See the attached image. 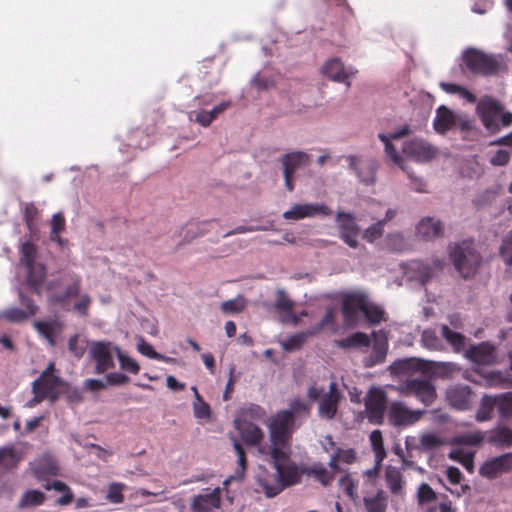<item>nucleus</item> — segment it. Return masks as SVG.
I'll return each mask as SVG.
<instances>
[{
  "instance_id": "nucleus-1",
  "label": "nucleus",
  "mask_w": 512,
  "mask_h": 512,
  "mask_svg": "<svg viewBox=\"0 0 512 512\" xmlns=\"http://www.w3.org/2000/svg\"><path fill=\"white\" fill-rule=\"evenodd\" d=\"M344 323L353 327L366 321L369 324H378L384 320V310L371 301L364 291H353L344 296L342 304Z\"/></svg>"
},
{
  "instance_id": "nucleus-2",
  "label": "nucleus",
  "mask_w": 512,
  "mask_h": 512,
  "mask_svg": "<svg viewBox=\"0 0 512 512\" xmlns=\"http://www.w3.org/2000/svg\"><path fill=\"white\" fill-rule=\"evenodd\" d=\"M476 113L482 125L490 134H496L512 125V112L490 96H484L476 106Z\"/></svg>"
},
{
  "instance_id": "nucleus-3",
  "label": "nucleus",
  "mask_w": 512,
  "mask_h": 512,
  "mask_svg": "<svg viewBox=\"0 0 512 512\" xmlns=\"http://www.w3.org/2000/svg\"><path fill=\"white\" fill-rule=\"evenodd\" d=\"M411 133L409 125H404L391 132L379 133L378 138L384 145V152L386 157L402 171H404L408 178L411 180L412 188L417 192H424L425 183L421 178H418L410 170L406 159L399 153L397 147L394 144L395 140H398Z\"/></svg>"
},
{
  "instance_id": "nucleus-4",
  "label": "nucleus",
  "mask_w": 512,
  "mask_h": 512,
  "mask_svg": "<svg viewBox=\"0 0 512 512\" xmlns=\"http://www.w3.org/2000/svg\"><path fill=\"white\" fill-rule=\"evenodd\" d=\"M307 398L311 402L318 403L317 415L323 420H332L336 417L340 402L344 396L332 381L328 389L313 383L307 390Z\"/></svg>"
},
{
  "instance_id": "nucleus-5",
  "label": "nucleus",
  "mask_w": 512,
  "mask_h": 512,
  "mask_svg": "<svg viewBox=\"0 0 512 512\" xmlns=\"http://www.w3.org/2000/svg\"><path fill=\"white\" fill-rule=\"evenodd\" d=\"M294 429L295 420L290 414L285 410L278 412L269 424L271 450H276L277 454L286 455L287 448H291L289 439Z\"/></svg>"
},
{
  "instance_id": "nucleus-6",
  "label": "nucleus",
  "mask_w": 512,
  "mask_h": 512,
  "mask_svg": "<svg viewBox=\"0 0 512 512\" xmlns=\"http://www.w3.org/2000/svg\"><path fill=\"white\" fill-rule=\"evenodd\" d=\"M450 258L455 269L464 278L473 276L481 264L480 254L475 249L473 243L468 241L451 246Z\"/></svg>"
},
{
  "instance_id": "nucleus-7",
  "label": "nucleus",
  "mask_w": 512,
  "mask_h": 512,
  "mask_svg": "<svg viewBox=\"0 0 512 512\" xmlns=\"http://www.w3.org/2000/svg\"><path fill=\"white\" fill-rule=\"evenodd\" d=\"M20 263L27 269V284L37 294L42 292L46 277V267L36 262L37 247L27 241L20 248Z\"/></svg>"
},
{
  "instance_id": "nucleus-8",
  "label": "nucleus",
  "mask_w": 512,
  "mask_h": 512,
  "mask_svg": "<svg viewBox=\"0 0 512 512\" xmlns=\"http://www.w3.org/2000/svg\"><path fill=\"white\" fill-rule=\"evenodd\" d=\"M291 448H287L286 455H280L276 453V450H271L270 464L272 468H277L279 474H281L283 489L297 484L300 481L302 474H305L306 468L298 466L296 463L290 460Z\"/></svg>"
},
{
  "instance_id": "nucleus-9",
  "label": "nucleus",
  "mask_w": 512,
  "mask_h": 512,
  "mask_svg": "<svg viewBox=\"0 0 512 512\" xmlns=\"http://www.w3.org/2000/svg\"><path fill=\"white\" fill-rule=\"evenodd\" d=\"M119 347L108 341H97L89 347V357L95 363V372L103 374L115 367L114 358L117 357Z\"/></svg>"
},
{
  "instance_id": "nucleus-10",
  "label": "nucleus",
  "mask_w": 512,
  "mask_h": 512,
  "mask_svg": "<svg viewBox=\"0 0 512 512\" xmlns=\"http://www.w3.org/2000/svg\"><path fill=\"white\" fill-rule=\"evenodd\" d=\"M400 393L415 396L424 405H431L436 399V390L432 382L425 377L407 379L398 386Z\"/></svg>"
},
{
  "instance_id": "nucleus-11",
  "label": "nucleus",
  "mask_w": 512,
  "mask_h": 512,
  "mask_svg": "<svg viewBox=\"0 0 512 512\" xmlns=\"http://www.w3.org/2000/svg\"><path fill=\"white\" fill-rule=\"evenodd\" d=\"M234 427L238 431L240 439L248 446L258 447V453L261 455H269L271 448L261 446L264 438L263 430L251 421L243 418L234 420Z\"/></svg>"
},
{
  "instance_id": "nucleus-12",
  "label": "nucleus",
  "mask_w": 512,
  "mask_h": 512,
  "mask_svg": "<svg viewBox=\"0 0 512 512\" xmlns=\"http://www.w3.org/2000/svg\"><path fill=\"white\" fill-rule=\"evenodd\" d=\"M321 73L329 80L343 83L349 87L351 79L357 74V70L351 65H346L340 58L333 57L322 65Z\"/></svg>"
},
{
  "instance_id": "nucleus-13",
  "label": "nucleus",
  "mask_w": 512,
  "mask_h": 512,
  "mask_svg": "<svg viewBox=\"0 0 512 512\" xmlns=\"http://www.w3.org/2000/svg\"><path fill=\"white\" fill-rule=\"evenodd\" d=\"M335 223L339 232V237L351 248L360 246L359 235L361 228L356 218L351 213L338 212L336 214Z\"/></svg>"
},
{
  "instance_id": "nucleus-14",
  "label": "nucleus",
  "mask_w": 512,
  "mask_h": 512,
  "mask_svg": "<svg viewBox=\"0 0 512 512\" xmlns=\"http://www.w3.org/2000/svg\"><path fill=\"white\" fill-rule=\"evenodd\" d=\"M424 413V410H412L403 402L396 401L388 407L387 418L394 427H407L417 423Z\"/></svg>"
},
{
  "instance_id": "nucleus-15",
  "label": "nucleus",
  "mask_w": 512,
  "mask_h": 512,
  "mask_svg": "<svg viewBox=\"0 0 512 512\" xmlns=\"http://www.w3.org/2000/svg\"><path fill=\"white\" fill-rule=\"evenodd\" d=\"M403 154L417 163H426L437 155V148L421 138L405 141L402 146Z\"/></svg>"
},
{
  "instance_id": "nucleus-16",
  "label": "nucleus",
  "mask_w": 512,
  "mask_h": 512,
  "mask_svg": "<svg viewBox=\"0 0 512 512\" xmlns=\"http://www.w3.org/2000/svg\"><path fill=\"white\" fill-rule=\"evenodd\" d=\"M463 60L475 73L488 75L496 72L498 68V62L494 57L476 49H467L463 54Z\"/></svg>"
},
{
  "instance_id": "nucleus-17",
  "label": "nucleus",
  "mask_w": 512,
  "mask_h": 512,
  "mask_svg": "<svg viewBox=\"0 0 512 512\" xmlns=\"http://www.w3.org/2000/svg\"><path fill=\"white\" fill-rule=\"evenodd\" d=\"M387 397L381 388H371L365 398V412L373 424H381L386 409Z\"/></svg>"
},
{
  "instance_id": "nucleus-18",
  "label": "nucleus",
  "mask_w": 512,
  "mask_h": 512,
  "mask_svg": "<svg viewBox=\"0 0 512 512\" xmlns=\"http://www.w3.org/2000/svg\"><path fill=\"white\" fill-rule=\"evenodd\" d=\"M332 211L320 203H297L283 213V218L291 221H298L305 218H312L317 215L328 216Z\"/></svg>"
},
{
  "instance_id": "nucleus-19",
  "label": "nucleus",
  "mask_w": 512,
  "mask_h": 512,
  "mask_svg": "<svg viewBox=\"0 0 512 512\" xmlns=\"http://www.w3.org/2000/svg\"><path fill=\"white\" fill-rule=\"evenodd\" d=\"M273 472H269L263 465L258 466L256 480L261 490L269 498L278 495L283 490V480L277 468H272Z\"/></svg>"
},
{
  "instance_id": "nucleus-20",
  "label": "nucleus",
  "mask_w": 512,
  "mask_h": 512,
  "mask_svg": "<svg viewBox=\"0 0 512 512\" xmlns=\"http://www.w3.org/2000/svg\"><path fill=\"white\" fill-rule=\"evenodd\" d=\"M61 383V379L54 374V364L50 363L41 376L33 382L32 390L39 389L46 397L54 400L57 398Z\"/></svg>"
},
{
  "instance_id": "nucleus-21",
  "label": "nucleus",
  "mask_w": 512,
  "mask_h": 512,
  "mask_svg": "<svg viewBox=\"0 0 512 512\" xmlns=\"http://www.w3.org/2000/svg\"><path fill=\"white\" fill-rule=\"evenodd\" d=\"M510 471H512V453L490 459L480 468V474L487 478H495Z\"/></svg>"
},
{
  "instance_id": "nucleus-22",
  "label": "nucleus",
  "mask_w": 512,
  "mask_h": 512,
  "mask_svg": "<svg viewBox=\"0 0 512 512\" xmlns=\"http://www.w3.org/2000/svg\"><path fill=\"white\" fill-rule=\"evenodd\" d=\"M444 225L435 217H423L416 225V234L424 241H432L443 235Z\"/></svg>"
},
{
  "instance_id": "nucleus-23",
  "label": "nucleus",
  "mask_w": 512,
  "mask_h": 512,
  "mask_svg": "<svg viewBox=\"0 0 512 512\" xmlns=\"http://www.w3.org/2000/svg\"><path fill=\"white\" fill-rule=\"evenodd\" d=\"M471 389L468 385L456 384L446 391V399L449 404L458 410H467L470 407Z\"/></svg>"
},
{
  "instance_id": "nucleus-24",
  "label": "nucleus",
  "mask_w": 512,
  "mask_h": 512,
  "mask_svg": "<svg viewBox=\"0 0 512 512\" xmlns=\"http://www.w3.org/2000/svg\"><path fill=\"white\" fill-rule=\"evenodd\" d=\"M349 166L357 173L363 183H374L377 169V164L374 160L352 156L349 158Z\"/></svg>"
},
{
  "instance_id": "nucleus-25",
  "label": "nucleus",
  "mask_w": 512,
  "mask_h": 512,
  "mask_svg": "<svg viewBox=\"0 0 512 512\" xmlns=\"http://www.w3.org/2000/svg\"><path fill=\"white\" fill-rule=\"evenodd\" d=\"M275 308L280 313V318L283 323L296 325L299 322V317L293 312L294 302L287 296L283 289L277 291Z\"/></svg>"
},
{
  "instance_id": "nucleus-26",
  "label": "nucleus",
  "mask_w": 512,
  "mask_h": 512,
  "mask_svg": "<svg viewBox=\"0 0 512 512\" xmlns=\"http://www.w3.org/2000/svg\"><path fill=\"white\" fill-rule=\"evenodd\" d=\"M466 356L473 362L482 365L493 364L496 359L495 349L489 343H481L471 347Z\"/></svg>"
},
{
  "instance_id": "nucleus-27",
  "label": "nucleus",
  "mask_w": 512,
  "mask_h": 512,
  "mask_svg": "<svg viewBox=\"0 0 512 512\" xmlns=\"http://www.w3.org/2000/svg\"><path fill=\"white\" fill-rule=\"evenodd\" d=\"M374 343L371 354L364 359V364L366 367H373L379 363H382L385 359L387 353V339L384 335H378L377 333H373Z\"/></svg>"
},
{
  "instance_id": "nucleus-28",
  "label": "nucleus",
  "mask_w": 512,
  "mask_h": 512,
  "mask_svg": "<svg viewBox=\"0 0 512 512\" xmlns=\"http://www.w3.org/2000/svg\"><path fill=\"white\" fill-rule=\"evenodd\" d=\"M385 483L389 491L396 496L405 495V481L400 470L394 466L385 468Z\"/></svg>"
},
{
  "instance_id": "nucleus-29",
  "label": "nucleus",
  "mask_w": 512,
  "mask_h": 512,
  "mask_svg": "<svg viewBox=\"0 0 512 512\" xmlns=\"http://www.w3.org/2000/svg\"><path fill=\"white\" fill-rule=\"evenodd\" d=\"M458 117L446 106H440L436 111L434 119V128L438 133H445L454 127L457 123Z\"/></svg>"
},
{
  "instance_id": "nucleus-30",
  "label": "nucleus",
  "mask_w": 512,
  "mask_h": 512,
  "mask_svg": "<svg viewBox=\"0 0 512 512\" xmlns=\"http://www.w3.org/2000/svg\"><path fill=\"white\" fill-rule=\"evenodd\" d=\"M309 160L308 154L302 151H294L285 154L281 158L283 166V174H292L296 172L301 166L305 165Z\"/></svg>"
},
{
  "instance_id": "nucleus-31",
  "label": "nucleus",
  "mask_w": 512,
  "mask_h": 512,
  "mask_svg": "<svg viewBox=\"0 0 512 512\" xmlns=\"http://www.w3.org/2000/svg\"><path fill=\"white\" fill-rule=\"evenodd\" d=\"M32 469L37 478L41 479L47 475H57L58 466L56 461L49 455H45L32 463Z\"/></svg>"
},
{
  "instance_id": "nucleus-32",
  "label": "nucleus",
  "mask_w": 512,
  "mask_h": 512,
  "mask_svg": "<svg viewBox=\"0 0 512 512\" xmlns=\"http://www.w3.org/2000/svg\"><path fill=\"white\" fill-rule=\"evenodd\" d=\"M495 408H497L496 395H484L481 398L479 408L476 412V420L478 422H485L491 420Z\"/></svg>"
},
{
  "instance_id": "nucleus-33",
  "label": "nucleus",
  "mask_w": 512,
  "mask_h": 512,
  "mask_svg": "<svg viewBox=\"0 0 512 512\" xmlns=\"http://www.w3.org/2000/svg\"><path fill=\"white\" fill-rule=\"evenodd\" d=\"M233 442L234 450L237 454V468L233 475L227 479L224 484L227 485L230 480H242L245 474L246 470V457H245V451L241 445V443L235 439L234 437L231 438Z\"/></svg>"
},
{
  "instance_id": "nucleus-34",
  "label": "nucleus",
  "mask_w": 512,
  "mask_h": 512,
  "mask_svg": "<svg viewBox=\"0 0 512 512\" xmlns=\"http://www.w3.org/2000/svg\"><path fill=\"white\" fill-rule=\"evenodd\" d=\"M388 496L380 490L375 495L364 498V505L368 512H386Z\"/></svg>"
},
{
  "instance_id": "nucleus-35",
  "label": "nucleus",
  "mask_w": 512,
  "mask_h": 512,
  "mask_svg": "<svg viewBox=\"0 0 512 512\" xmlns=\"http://www.w3.org/2000/svg\"><path fill=\"white\" fill-rule=\"evenodd\" d=\"M20 461L19 454L12 446L0 448V471H8L16 467Z\"/></svg>"
},
{
  "instance_id": "nucleus-36",
  "label": "nucleus",
  "mask_w": 512,
  "mask_h": 512,
  "mask_svg": "<svg viewBox=\"0 0 512 512\" xmlns=\"http://www.w3.org/2000/svg\"><path fill=\"white\" fill-rule=\"evenodd\" d=\"M275 83L276 75L268 69L259 71L251 80V85L257 90L270 89Z\"/></svg>"
},
{
  "instance_id": "nucleus-37",
  "label": "nucleus",
  "mask_w": 512,
  "mask_h": 512,
  "mask_svg": "<svg viewBox=\"0 0 512 512\" xmlns=\"http://www.w3.org/2000/svg\"><path fill=\"white\" fill-rule=\"evenodd\" d=\"M369 440L371 443L372 450L374 452L375 462L378 464H382L383 460L386 458V450L383 443V437L380 430H374L371 432L369 436Z\"/></svg>"
},
{
  "instance_id": "nucleus-38",
  "label": "nucleus",
  "mask_w": 512,
  "mask_h": 512,
  "mask_svg": "<svg viewBox=\"0 0 512 512\" xmlns=\"http://www.w3.org/2000/svg\"><path fill=\"white\" fill-rule=\"evenodd\" d=\"M489 442L498 446H512V430L499 426L490 432Z\"/></svg>"
},
{
  "instance_id": "nucleus-39",
  "label": "nucleus",
  "mask_w": 512,
  "mask_h": 512,
  "mask_svg": "<svg viewBox=\"0 0 512 512\" xmlns=\"http://www.w3.org/2000/svg\"><path fill=\"white\" fill-rule=\"evenodd\" d=\"M34 327L51 346H54V335L58 330V323L56 321H35Z\"/></svg>"
},
{
  "instance_id": "nucleus-40",
  "label": "nucleus",
  "mask_w": 512,
  "mask_h": 512,
  "mask_svg": "<svg viewBox=\"0 0 512 512\" xmlns=\"http://www.w3.org/2000/svg\"><path fill=\"white\" fill-rule=\"evenodd\" d=\"M356 455L353 449H339L337 448L334 454L331 456L330 461L328 463L329 467L335 472L338 471V462H343L346 464H351L355 461Z\"/></svg>"
},
{
  "instance_id": "nucleus-41",
  "label": "nucleus",
  "mask_w": 512,
  "mask_h": 512,
  "mask_svg": "<svg viewBox=\"0 0 512 512\" xmlns=\"http://www.w3.org/2000/svg\"><path fill=\"white\" fill-rule=\"evenodd\" d=\"M452 460L460 462L469 472L473 470L474 452L461 447L454 448L449 453Z\"/></svg>"
},
{
  "instance_id": "nucleus-42",
  "label": "nucleus",
  "mask_w": 512,
  "mask_h": 512,
  "mask_svg": "<svg viewBox=\"0 0 512 512\" xmlns=\"http://www.w3.org/2000/svg\"><path fill=\"white\" fill-rule=\"evenodd\" d=\"M336 343L342 348L367 347L370 344V339L367 334L356 332L345 339L337 341Z\"/></svg>"
},
{
  "instance_id": "nucleus-43",
  "label": "nucleus",
  "mask_w": 512,
  "mask_h": 512,
  "mask_svg": "<svg viewBox=\"0 0 512 512\" xmlns=\"http://www.w3.org/2000/svg\"><path fill=\"white\" fill-rule=\"evenodd\" d=\"M45 500V494L39 490L26 491L19 502L20 508L35 507L41 505Z\"/></svg>"
},
{
  "instance_id": "nucleus-44",
  "label": "nucleus",
  "mask_w": 512,
  "mask_h": 512,
  "mask_svg": "<svg viewBox=\"0 0 512 512\" xmlns=\"http://www.w3.org/2000/svg\"><path fill=\"white\" fill-rule=\"evenodd\" d=\"M305 474L314 476L324 486L328 485L334 477L332 473L319 463L307 467Z\"/></svg>"
},
{
  "instance_id": "nucleus-45",
  "label": "nucleus",
  "mask_w": 512,
  "mask_h": 512,
  "mask_svg": "<svg viewBox=\"0 0 512 512\" xmlns=\"http://www.w3.org/2000/svg\"><path fill=\"white\" fill-rule=\"evenodd\" d=\"M483 438L484 436L481 431H473L454 437L452 444L477 446L483 441Z\"/></svg>"
},
{
  "instance_id": "nucleus-46",
  "label": "nucleus",
  "mask_w": 512,
  "mask_h": 512,
  "mask_svg": "<svg viewBox=\"0 0 512 512\" xmlns=\"http://www.w3.org/2000/svg\"><path fill=\"white\" fill-rule=\"evenodd\" d=\"M295 420L298 417L306 418L310 414V405L301 399H293L289 408L285 410Z\"/></svg>"
},
{
  "instance_id": "nucleus-47",
  "label": "nucleus",
  "mask_w": 512,
  "mask_h": 512,
  "mask_svg": "<svg viewBox=\"0 0 512 512\" xmlns=\"http://www.w3.org/2000/svg\"><path fill=\"white\" fill-rule=\"evenodd\" d=\"M384 228V221L377 220L363 231L362 238L368 243H374L383 236Z\"/></svg>"
},
{
  "instance_id": "nucleus-48",
  "label": "nucleus",
  "mask_w": 512,
  "mask_h": 512,
  "mask_svg": "<svg viewBox=\"0 0 512 512\" xmlns=\"http://www.w3.org/2000/svg\"><path fill=\"white\" fill-rule=\"evenodd\" d=\"M29 318V313L18 307H9L0 311V319L13 323L23 322Z\"/></svg>"
},
{
  "instance_id": "nucleus-49",
  "label": "nucleus",
  "mask_w": 512,
  "mask_h": 512,
  "mask_svg": "<svg viewBox=\"0 0 512 512\" xmlns=\"http://www.w3.org/2000/svg\"><path fill=\"white\" fill-rule=\"evenodd\" d=\"M497 409L502 418H512V393L496 395Z\"/></svg>"
},
{
  "instance_id": "nucleus-50",
  "label": "nucleus",
  "mask_w": 512,
  "mask_h": 512,
  "mask_svg": "<svg viewBox=\"0 0 512 512\" xmlns=\"http://www.w3.org/2000/svg\"><path fill=\"white\" fill-rule=\"evenodd\" d=\"M441 334L455 351H460L464 347V337L460 333L452 331L448 326L441 327Z\"/></svg>"
},
{
  "instance_id": "nucleus-51",
  "label": "nucleus",
  "mask_w": 512,
  "mask_h": 512,
  "mask_svg": "<svg viewBox=\"0 0 512 512\" xmlns=\"http://www.w3.org/2000/svg\"><path fill=\"white\" fill-rule=\"evenodd\" d=\"M419 360L416 358L402 359L395 361L391 365V371L395 374H406L409 373L414 368L418 367Z\"/></svg>"
},
{
  "instance_id": "nucleus-52",
  "label": "nucleus",
  "mask_w": 512,
  "mask_h": 512,
  "mask_svg": "<svg viewBox=\"0 0 512 512\" xmlns=\"http://www.w3.org/2000/svg\"><path fill=\"white\" fill-rule=\"evenodd\" d=\"M64 229H65L64 216L60 212L55 213L51 219V234H50L51 240L57 241L58 243H62V239L60 238V233Z\"/></svg>"
},
{
  "instance_id": "nucleus-53",
  "label": "nucleus",
  "mask_w": 512,
  "mask_h": 512,
  "mask_svg": "<svg viewBox=\"0 0 512 512\" xmlns=\"http://www.w3.org/2000/svg\"><path fill=\"white\" fill-rule=\"evenodd\" d=\"M421 342L424 347L430 350H441L443 348L441 339L436 335L435 331L431 329L423 331Z\"/></svg>"
},
{
  "instance_id": "nucleus-54",
  "label": "nucleus",
  "mask_w": 512,
  "mask_h": 512,
  "mask_svg": "<svg viewBox=\"0 0 512 512\" xmlns=\"http://www.w3.org/2000/svg\"><path fill=\"white\" fill-rule=\"evenodd\" d=\"M117 359L122 370L130 372L132 374H137L140 371V366L137 363V361L131 358L125 352H123L120 348L118 351Z\"/></svg>"
},
{
  "instance_id": "nucleus-55",
  "label": "nucleus",
  "mask_w": 512,
  "mask_h": 512,
  "mask_svg": "<svg viewBox=\"0 0 512 512\" xmlns=\"http://www.w3.org/2000/svg\"><path fill=\"white\" fill-rule=\"evenodd\" d=\"M322 329H329L332 333H336L337 326L335 322V310L332 308L327 309L321 322L313 329V334L319 332Z\"/></svg>"
},
{
  "instance_id": "nucleus-56",
  "label": "nucleus",
  "mask_w": 512,
  "mask_h": 512,
  "mask_svg": "<svg viewBox=\"0 0 512 512\" xmlns=\"http://www.w3.org/2000/svg\"><path fill=\"white\" fill-rule=\"evenodd\" d=\"M246 306V300L242 296H238L235 299L224 301L221 304V310L225 314H235L244 310Z\"/></svg>"
},
{
  "instance_id": "nucleus-57",
  "label": "nucleus",
  "mask_w": 512,
  "mask_h": 512,
  "mask_svg": "<svg viewBox=\"0 0 512 512\" xmlns=\"http://www.w3.org/2000/svg\"><path fill=\"white\" fill-rule=\"evenodd\" d=\"M443 444L442 439L435 433L428 432L423 433L420 436V449L421 450H432Z\"/></svg>"
},
{
  "instance_id": "nucleus-58",
  "label": "nucleus",
  "mask_w": 512,
  "mask_h": 512,
  "mask_svg": "<svg viewBox=\"0 0 512 512\" xmlns=\"http://www.w3.org/2000/svg\"><path fill=\"white\" fill-rule=\"evenodd\" d=\"M385 246L393 251H401L405 247V240L401 233H389L385 237Z\"/></svg>"
},
{
  "instance_id": "nucleus-59",
  "label": "nucleus",
  "mask_w": 512,
  "mask_h": 512,
  "mask_svg": "<svg viewBox=\"0 0 512 512\" xmlns=\"http://www.w3.org/2000/svg\"><path fill=\"white\" fill-rule=\"evenodd\" d=\"M436 499V493L426 483H422L418 487L417 500L419 505H425L433 502Z\"/></svg>"
},
{
  "instance_id": "nucleus-60",
  "label": "nucleus",
  "mask_w": 512,
  "mask_h": 512,
  "mask_svg": "<svg viewBox=\"0 0 512 512\" xmlns=\"http://www.w3.org/2000/svg\"><path fill=\"white\" fill-rule=\"evenodd\" d=\"M64 280L70 282L65 291V298L78 296L80 290V277L74 273H66L64 275Z\"/></svg>"
},
{
  "instance_id": "nucleus-61",
  "label": "nucleus",
  "mask_w": 512,
  "mask_h": 512,
  "mask_svg": "<svg viewBox=\"0 0 512 512\" xmlns=\"http://www.w3.org/2000/svg\"><path fill=\"white\" fill-rule=\"evenodd\" d=\"M193 413L197 419L208 420L211 416V409L203 398H199L195 399L193 402Z\"/></svg>"
},
{
  "instance_id": "nucleus-62",
  "label": "nucleus",
  "mask_w": 512,
  "mask_h": 512,
  "mask_svg": "<svg viewBox=\"0 0 512 512\" xmlns=\"http://www.w3.org/2000/svg\"><path fill=\"white\" fill-rule=\"evenodd\" d=\"M310 335H313L312 331L307 333L296 334L289 339L283 341L282 346L287 351H292L298 349L306 340V338Z\"/></svg>"
},
{
  "instance_id": "nucleus-63",
  "label": "nucleus",
  "mask_w": 512,
  "mask_h": 512,
  "mask_svg": "<svg viewBox=\"0 0 512 512\" xmlns=\"http://www.w3.org/2000/svg\"><path fill=\"white\" fill-rule=\"evenodd\" d=\"M500 255L508 266L512 265V231L503 238Z\"/></svg>"
},
{
  "instance_id": "nucleus-64",
  "label": "nucleus",
  "mask_w": 512,
  "mask_h": 512,
  "mask_svg": "<svg viewBox=\"0 0 512 512\" xmlns=\"http://www.w3.org/2000/svg\"><path fill=\"white\" fill-rule=\"evenodd\" d=\"M339 485L348 497L353 500L357 499V483L350 477L349 474H346L339 480Z\"/></svg>"
}]
</instances>
